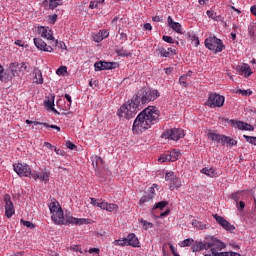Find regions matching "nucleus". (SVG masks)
<instances>
[{"label":"nucleus","mask_w":256,"mask_h":256,"mask_svg":"<svg viewBox=\"0 0 256 256\" xmlns=\"http://www.w3.org/2000/svg\"><path fill=\"white\" fill-rule=\"evenodd\" d=\"M159 121V110L155 106H149L138 114L134 120L132 131L134 133H141L146 129H151Z\"/></svg>","instance_id":"1"},{"label":"nucleus","mask_w":256,"mask_h":256,"mask_svg":"<svg viewBox=\"0 0 256 256\" xmlns=\"http://www.w3.org/2000/svg\"><path fill=\"white\" fill-rule=\"evenodd\" d=\"M140 107L139 100L132 98L131 102H126L120 107L117 111V115L120 119H133V117L139 113Z\"/></svg>","instance_id":"2"},{"label":"nucleus","mask_w":256,"mask_h":256,"mask_svg":"<svg viewBox=\"0 0 256 256\" xmlns=\"http://www.w3.org/2000/svg\"><path fill=\"white\" fill-rule=\"evenodd\" d=\"M161 94L158 90H151L149 88H143L138 91L137 95L133 97V99L138 100V105L142 103V105H145L147 103H151V101H155V99H158Z\"/></svg>","instance_id":"3"},{"label":"nucleus","mask_w":256,"mask_h":256,"mask_svg":"<svg viewBox=\"0 0 256 256\" xmlns=\"http://www.w3.org/2000/svg\"><path fill=\"white\" fill-rule=\"evenodd\" d=\"M204 45L206 49H209V51H214V53H221L225 49V44H223V40L213 35L205 39Z\"/></svg>","instance_id":"4"},{"label":"nucleus","mask_w":256,"mask_h":256,"mask_svg":"<svg viewBox=\"0 0 256 256\" xmlns=\"http://www.w3.org/2000/svg\"><path fill=\"white\" fill-rule=\"evenodd\" d=\"M208 242H202V251H208V249H215V251H223L226 245L221 240L215 238L214 236H210L207 238Z\"/></svg>","instance_id":"5"},{"label":"nucleus","mask_w":256,"mask_h":256,"mask_svg":"<svg viewBox=\"0 0 256 256\" xmlns=\"http://www.w3.org/2000/svg\"><path fill=\"white\" fill-rule=\"evenodd\" d=\"M208 107H223L225 105V96L218 93H211L207 100Z\"/></svg>","instance_id":"6"},{"label":"nucleus","mask_w":256,"mask_h":256,"mask_svg":"<svg viewBox=\"0 0 256 256\" xmlns=\"http://www.w3.org/2000/svg\"><path fill=\"white\" fill-rule=\"evenodd\" d=\"M164 137L171 141H179V139H183V137H185V131L181 128L168 129L164 132Z\"/></svg>","instance_id":"7"},{"label":"nucleus","mask_w":256,"mask_h":256,"mask_svg":"<svg viewBox=\"0 0 256 256\" xmlns=\"http://www.w3.org/2000/svg\"><path fill=\"white\" fill-rule=\"evenodd\" d=\"M13 169L20 177H31V166L25 163L13 164Z\"/></svg>","instance_id":"8"},{"label":"nucleus","mask_w":256,"mask_h":256,"mask_svg":"<svg viewBox=\"0 0 256 256\" xmlns=\"http://www.w3.org/2000/svg\"><path fill=\"white\" fill-rule=\"evenodd\" d=\"M91 219L87 218H75L71 215H66L64 225H89Z\"/></svg>","instance_id":"9"},{"label":"nucleus","mask_w":256,"mask_h":256,"mask_svg":"<svg viewBox=\"0 0 256 256\" xmlns=\"http://www.w3.org/2000/svg\"><path fill=\"white\" fill-rule=\"evenodd\" d=\"M118 65L116 62L98 61L94 63V69L95 71H107L117 69Z\"/></svg>","instance_id":"10"},{"label":"nucleus","mask_w":256,"mask_h":256,"mask_svg":"<svg viewBox=\"0 0 256 256\" xmlns=\"http://www.w3.org/2000/svg\"><path fill=\"white\" fill-rule=\"evenodd\" d=\"M4 202H5V215L7 219H11V217L15 215V206L13 205V201H11V196H9V194H6L4 196Z\"/></svg>","instance_id":"11"},{"label":"nucleus","mask_w":256,"mask_h":256,"mask_svg":"<svg viewBox=\"0 0 256 256\" xmlns=\"http://www.w3.org/2000/svg\"><path fill=\"white\" fill-rule=\"evenodd\" d=\"M213 217L218 225H221V227H223V229L226 231H235V226L231 225V223H229V221H227V219H225L223 216L214 214Z\"/></svg>","instance_id":"12"},{"label":"nucleus","mask_w":256,"mask_h":256,"mask_svg":"<svg viewBox=\"0 0 256 256\" xmlns=\"http://www.w3.org/2000/svg\"><path fill=\"white\" fill-rule=\"evenodd\" d=\"M34 45L40 51H46L47 53H53V47L47 45L41 38H34Z\"/></svg>","instance_id":"13"},{"label":"nucleus","mask_w":256,"mask_h":256,"mask_svg":"<svg viewBox=\"0 0 256 256\" xmlns=\"http://www.w3.org/2000/svg\"><path fill=\"white\" fill-rule=\"evenodd\" d=\"M51 219L55 225H64L65 224V215L63 214V209L59 207V211L54 212L51 216Z\"/></svg>","instance_id":"14"},{"label":"nucleus","mask_w":256,"mask_h":256,"mask_svg":"<svg viewBox=\"0 0 256 256\" xmlns=\"http://www.w3.org/2000/svg\"><path fill=\"white\" fill-rule=\"evenodd\" d=\"M38 31L41 37H43L44 39H48V41H55V38L53 37V30L45 26H41L38 28Z\"/></svg>","instance_id":"15"},{"label":"nucleus","mask_w":256,"mask_h":256,"mask_svg":"<svg viewBox=\"0 0 256 256\" xmlns=\"http://www.w3.org/2000/svg\"><path fill=\"white\" fill-rule=\"evenodd\" d=\"M237 71L241 75H244L246 77H251V75L253 74V71H251V66H249V64H245V63L240 66H237Z\"/></svg>","instance_id":"16"},{"label":"nucleus","mask_w":256,"mask_h":256,"mask_svg":"<svg viewBox=\"0 0 256 256\" xmlns=\"http://www.w3.org/2000/svg\"><path fill=\"white\" fill-rule=\"evenodd\" d=\"M232 123L234 124L236 129H240L241 131H253V126H251V124L235 120H232Z\"/></svg>","instance_id":"17"},{"label":"nucleus","mask_w":256,"mask_h":256,"mask_svg":"<svg viewBox=\"0 0 256 256\" xmlns=\"http://www.w3.org/2000/svg\"><path fill=\"white\" fill-rule=\"evenodd\" d=\"M44 105L46 108L49 109V111H53L57 115H59V112L55 109V96L47 97L44 100Z\"/></svg>","instance_id":"18"},{"label":"nucleus","mask_w":256,"mask_h":256,"mask_svg":"<svg viewBox=\"0 0 256 256\" xmlns=\"http://www.w3.org/2000/svg\"><path fill=\"white\" fill-rule=\"evenodd\" d=\"M156 51H158L160 57H171V55H177V50L173 48L165 49L163 47H160L156 49Z\"/></svg>","instance_id":"19"},{"label":"nucleus","mask_w":256,"mask_h":256,"mask_svg":"<svg viewBox=\"0 0 256 256\" xmlns=\"http://www.w3.org/2000/svg\"><path fill=\"white\" fill-rule=\"evenodd\" d=\"M126 243L128 247H139V238L134 233H131L126 237Z\"/></svg>","instance_id":"20"},{"label":"nucleus","mask_w":256,"mask_h":256,"mask_svg":"<svg viewBox=\"0 0 256 256\" xmlns=\"http://www.w3.org/2000/svg\"><path fill=\"white\" fill-rule=\"evenodd\" d=\"M168 27L173 29V31H176V33H183L181 31V24L179 22L173 21V18L171 16L168 17Z\"/></svg>","instance_id":"21"},{"label":"nucleus","mask_w":256,"mask_h":256,"mask_svg":"<svg viewBox=\"0 0 256 256\" xmlns=\"http://www.w3.org/2000/svg\"><path fill=\"white\" fill-rule=\"evenodd\" d=\"M8 71H9L11 77H17L19 75V71H21L19 63H17V62L11 63L10 70H8Z\"/></svg>","instance_id":"22"},{"label":"nucleus","mask_w":256,"mask_h":256,"mask_svg":"<svg viewBox=\"0 0 256 256\" xmlns=\"http://www.w3.org/2000/svg\"><path fill=\"white\" fill-rule=\"evenodd\" d=\"M222 145H228L229 147H236L237 145V140L224 135L222 138Z\"/></svg>","instance_id":"23"},{"label":"nucleus","mask_w":256,"mask_h":256,"mask_svg":"<svg viewBox=\"0 0 256 256\" xmlns=\"http://www.w3.org/2000/svg\"><path fill=\"white\" fill-rule=\"evenodd\" d=\"M223 137L224 135H221V134H216V133L208 134V139L210 141H214L215 143H221V145L223 144Z\"/></svg>","instance_id":"24"},{"label":"nucleus","mask_w":256,"mask_h":256,"mask_svg":"<svg viewBox=\"0 0 256 256\" xmlns=\"http://www.w3.org/2000/svg\"><path fill=\"white\" fill-rule=\"evenodd\" d=\"M201 173L207 175V177H217V172H215V168H203Z\"/></svg>","instance_id":"25"},{"label":"nucleus","mask_w":256,"mask_h":256,"mask_svg":"<svg viewBox=\"0 0 256 256\" xmlns=\"http://www.w3.org/2000/svg\"><path fill=\"white\" fill-rule=\"evenodd\" d=\"M179 187H181V180L177 176H174L170 182V189L173 191V189H179Z\"/></svg>","instance_id":"26"},{"label":"nucleus","mask_w":256,"mask_h":256,"mask_svg":"<svg viewBox=\"0 0 256 256\" xmlns=\"http://www.w3.org/2000/svg\"><path fill=\"white\" fill-rule=\"evenodd\" d=\"M211 254H205L204 256H229V252H221V250H215V248L210 250Z\"/></svg>","instance_id":"27"},{"label":"nucleus","mask_w":256,"mask_h":256,"mask_svg":"<svg viewBox=\"0 0 256 256\" xmlns=\"http://www.w3.org/2000/svg\"><path fill=\"white\" fill-rule=\"evenodd\" d=\"M92 165L94 169H99L100 167H103V158L95 156L94 160L92 161Z\"/></svg>","instance_id":"28"},{"label":"nucleus","mask_w":256,"mask_h":256,"mask_svg":"<svg viewBox=\"0 0 256 256\" xmlns=\"http://www.w3.org/2000/svg\"><path fill=\"white\" fill-rule=\"evenodd\" d=\"M48 207L50 209V213L53 214V213H57V211H59V207L61 206L59 205V202L54 200L53 202L48 204Z\"/></svg>","instance_id":"29"},{"label":"nucleus","mask_w":256,"mask_h":256,"mask_svg":"<svg viewBox=\"0 0 256 256\" xmlns=\"http://www.w3.org/2000/svg\"><path fill=\"white\" fill-rule=\"evenodd\" d=\"M168 155L171 157V161H177L179 157H181V152L177 149H173L172 151L168 152Z\"/></svg>","instance_id":"30"},{"label":"nucleus","mask_w":256,"mask_h":256,"mask_svg":"<svg viewBox=\"0 0 256 256\" xmlns=\"http://www.w3.org/2000/svg\"><path fill=\"white\" fill-rule=\"evenodd\" d=\"M169 205V202L167 201H160V202H157L153 208H152V211H155V209H160V211H163V209H165L166 206Z\"/></svg>","instance_id":"31"},{"label":"nucleus","mask_w":256,"mask_h":256,"mask_svg":"<svg viewBox=\"0 0 256 256\" xmlns=\"http://www.w3.org/2000/svg\"><path fill=\"white\" fill-rule=\"evenodd\" d=\"M34 75H35L36 83L38 85H43V73L41 72V70H36L34 72Z\"/></svg>","instance_id":"32"},{"label":"nucleus","mask_w":256,"mask_h":256,"mask_svg":"<svg viewBox=\"0 0 256 256\" xmlns=\"http://www.w3.org/2000/svg\"><path fill=\"white\" fill-rule=\"evenodd\" d=\"M116 54L118 55V57H129V55H131V52H128L124 48H117Z\"/></svg>","instance_id":"33"},{"label":"nucleus","mask_w":256,"mask_h":256,"mask_svg":"<svg viewBox=\"0 0 256 256\" xmlns=\"http://www.w3.org/2000/svg\"><path fill=\"white\" fill-rule=\"evenodd\" d=\"M60 5H63L61 0H50L49 1V9L53 11V9H57Z\"/></svg>","instance_id":"34"},{"label":"nucleus","mask_w":256,"mask_h":256,"mask_svg":"<svg viewBox=\"0 0 256 256\" xmlns=\"http://www.w3.org/2000/svg\"><path fill=\"white\" fill-rule=\"evenodd\" d=\"M140 223H141L144 231H147V229H153V223L148 222L147 220H144L143 218L140 219Z\"/></svg>","instance_id":"35"},{"label":"nucleus","mask_w":256,"mask_h":256,"mask_svg":"<svg viewBox=\"0 0 256 256\" xmlns=\"http://www.w3.org/2000/svg\"><path fill=\"white\" fill-rule=\"evenodd\" d=\"M106 211H108V213H113V211H119V206L115 203H108L106 206Z\"/></svg>","instance_id":"36"},{"label":"nucleus","mask_w":256,"mask_h":256,"mask_svg":"<svg viewBox=\"0 0 256 256\" xmlns=\"http://www.w3.org/2000/svg\"><path fill=\"white\" fill-rule=\"evenodd\" d=\"M153 199H154L153 195L147 194L140 198L139 205H143L144 203H149V201H152Z\"/></svg>","instance_id":"37"},{"label":"nucleus","mask_w":256,"mask_h":256,"mask_svg":"<svg viewBox=\"0 0 256 256\" xmlns=\"http://www.w3.org/2000/svg\"><path fill=\"white\" fill-rule=\"evenodd\" d=\"M191 249L193 253H198L199 251H203L202 242H195L192 244Z\"/></svg>","instance_id":"38"},{"label":"nucleus","mask_w":256,"mask_h":256,"mask_svg":"<svg viewBox=\"0 0 256 256\" xmlns=\"http://www.w3.org/2000/svg\"><path fill=\"white\" fill-rule=\"evenodd\" d=\"M191 77V74H185L179 78V83L182 85V87H187V79Z\"/></svg>","instance_id":"39"},{"label":"nucleus","mask_w":256,"mask_h":256,"mask_svg":"<svg viewBox=\"0 0 256 256\" xmlns=\"http://www.w3.org/2000/svg\"><path fill=\"white\" fill-rule=\"evenodd\" d=\"M113 245H116L118 247H128V245H127V238H123L122 240L121 239L115 240L113 242Z\"/></svg>","instance_id":"40"},{"label":"nucleus","mask_w":256,"mask_h":256,"mask_svg":"<svg viewBox=\"0 0 256 256\" xmlns=\"http://www.w3.org/2000/svg\"><path fill=\"white\" fill-rule=\"evenodd\" d=\"M238 95H242V97H251V95H253V91H251L250 89L248 90H242L239 89L237 90Z\"/></svg>","instance_id":"41"},{"label":"nucleus","mask_w":256,"mask_h":256,"mask_svg":"<svg viewBox=\"0 0 256 256\" xmlns=\"http://www.w3.org/2000/svg\"><path fill=\"white\" fill-rule=\"evenodd\" d=\"M194 242L195 240L191 238L185 239L182 242H180V247H191V245H193Z\"/></svg>","instance_id":"42"},{"label":"nucleus","mask_w":256,"mask_h":256,"mask_svg":"<svg viewBox=\"0 0 256 256\" xmlns=\"http://www.w3.org/2000/svg\"><path fill=\"white\" fill-rule=\"evenodd\" d=\"M248 34L250 35V37H256V24H250V26L248 27Z\"/></svg>","instance_id":"43"},{"label":"nucleus","mask_w":256,"mask_h":256,"mask_svg":"<svg viewBox=\"0 0 256 256\" xmlns=\"http://www.w3.org/2000/svg\"><path fill=\"white\" fill-rule=\"evenodd\" d=\"M158 161L160 163H167V161H171V156L169 155V152L163 154L159 159Z\"/></svg>","instance_id":"44"},{"label":"nucleus","mask_w":256,"mask_h":256,"mask_svg":"<svg viewBox=\"0 0 256 256\" xmlns=\"http://www.w3.org/2000/svg\"><path fill=\"white\" fill-rule=\"evenodd\" d=\"M39 180L47 183L49 181V172H43L39 174Z\"/></svg>","instance_id":"45"},{"label":"nucleus","mask_w":256,"mask_h":256,"mask_svg":"<svg viewBox=\"0 0 256 256\" xmlns=\"http://www.w3.org/2000/svg\"><path fill=\"white\" fill-rule=\"evenodd\" d=\"M192 225H193V227H195L196 229H200V230L205 229V224H203L201 221L195 220V221L192 223Z\"/></svg>","instance_id":"46"},{"label":"nucleus","mask_w":256,"mask_h":256,"mask_svg":"<svg viewBox=\"0 0 256 256\" xmlns=\"http://www.w3.org/2000/svg\"><path fill=\"white\" fill-rule=\"evenodd\" d=\"M21 223L24 225V227H27L28 229H35V224H33L31 221H25L21 219Z\"/></svg>","instance_id":"47"},{"label":"nucleus","mask_w":256,"mask_h":256,"mask_svg":"<svg viewBox=\"0 0 256 256\" xmlns=\"http://www.w3.org/2000/svg\"><path fill=\"white\" fill-rule=\"evenodd\" d=\"M244 139H246V141L248 143H250L251 145H256V137L255 136L244 135Z\"/></svg>","instance_id":"48"},{"label":"nucleus","mask_w":256,"mask_h":256,"mask_svg":"<svg viewBox=\"0 0 256 256\" xmlns=\"http://www.w3.org/2000/svg\"><path fill=\"white\" fill-rule=\"evenodd\" d=\"M70 251H74L76 253L83 254V249L81 248L80 245H72V246H70Z\"/></svg>","instance_id":"49"},{"label":"nucleus","mask_w":256,"mask_h":256,"mask_svg":"<svg viewBox=\"0 0 256 256\" xmlns=\"http://www.w3.org/2000/svg\"><path fill=\"white\" fill-rule=\"evenodd\" d=\"M174 178H175L174 172H168L165 175V181H169L170 183L173 181Z\"/></svg>","instance_id":"50"},{"label":"nucleus","mask_w":256,"mask_h":256,"mask_svg":"<svg viewBox=\"0 0 256 256\" xmlns=\"http://www.w3.org/2000/svg\"><path fill=\"white\" fill-rule=\"evenodd\" d=\"M19 65H20V71H27V72H29V63L22 62Z\"/></svg>","instance_id":"51"},{"label":"nucleus","mask_w":256,"mask_h":256,"mask_svg":"<svg viewBox=\"0 0 256 256\" xmlns=\"http://www.w3.org/2000/svg\"><path fill=\"white\" fill-rule=\"evenodd\" d=\"M43 127H46V128H50V129H55L56 131H61V127L57 126V125H49L48 123H44L43 124Z\"/></svg>","instance_id":"52"},{"label":"nucleus","mask_w":256,"mask_h":256,"mask_svg":"<svg viewBox=\"0 0 256 256\" xmlns=\"http://www.w3.org/2000/svg\"><path fill=\"white\" fill-rule=\"evenodd\" d=\"M56 73L57 75H65V73H67V67L61 66L59 69H57Z\"/></svg>","instance_id":"53"},{"label":"nucleus","mask_w":256,"mask_h":256,"mask_svg":"<svg viewBox=\"0 0 256 256\" xmlns=\"http://www.w3.org/2000/svg\"><path fill=\"white\" fill-rule=\"evenodd\" d=\"M66 147L67 149H70L71 151L75 150L77 148V146L75 144H73V142L71 141H66Z\"/></svg>","instance_id":"54"},{"label":"nucleus","mask_w":256,"mask_h":256,"mask_svg":"<svg viewBox=\"0 0 256 256\" xmlns=\"http://www.w3.org/2000/svg\"><path fill=\"white\" fill-rule=\"evenodd\" d=\"M155 189H157V184H153L152 187L148 190V195H153V198H155Z\"/></svg>","instance_id":"55"},{"label":"nucleus","mask_w":256,"mask_h":256,"mask_svg":"<svg viewBox=\"0 0 256 256\" xmlns=\"http://www.w3.org/2000/svg\"><path fill=\"white\" fill-rule=\"evenodd\" d=\"M64 97H65L66 101H68V103H69L67 105L66 109H71V103H73V100L71 99V95L65 94Z\"/></svg>","instance_id":"56"},{"label":"nucleus","mask_w":256,"mask_h":256,"mask_svg":"<svg viewBox=\"0 0 256 256\" xmlns=\"http://www.w3.org/2000/svg\"><path fill=\"white\" fill-rule=\"evenodd\" d=\"M162 39L165 41V43L173 44L175 41L173 40V37L171 36H163Z\"/></svg>","instance_id":"57"},{"label":"nucleus","mask_w":256,"mask_h":256,"mask_svg":"<svg viewBox=\"0 0 256 256\" xmlns=\"http://www.w3.org/2000/svg\"><path fill=\"white\" fill-rule=\"evenodd\" d=\"M93 39L96 43H101V41H103V37L101 36L100 32L98 34L94 35Z\"/></svg>","instance_id":"58"},{"label":"nucleus","mask_w":256,"mask_h":256,"mask_svg":"<svg viewBox=\"0 0 256 256\" xmlns=\"http://www.w3.org/2000/svg\"><path fill=\"white\" fill-rule=\"evenodd\" d=\"M107 205H108V202L102 201V202H99L98 207L100 209H103L104 211H106L107 210Z\"/></svg>","instance_id":"59"},{"label":"nucleus","mask_w":256,"mask_h":256,"mask_svg":"<svg viewBox=\"0 0 256 256\" xmlns=\"http://www.w3.org/2000/svg\"><path fill=\"white\" fill-rule=\"evenodd\" d=\"M91 200V205H93L94 207H99V199H96V198H90Z\"/></svg>","instance_id":"60"},{"label":"nucleus","mask_w":256,"mask_h":256,"mask_svg":"<svg viewBox=\"0 0 256 256\" xmlns=\"http://www.w3.org/2000/svg\"><path fill=\"white\" fill-rule=\"evenodd\" d=\"M100 35L102 36V40L107 39V37H109V32L107 30H100Z\"/></svg>","instance_id":"61"},{"label":"nucleus","mask_w":256,"mask_h":256,"mask_svg":"<svg viewBox=\"0 0 256 256\" xmlns=\"http://www.w3.org/2000/svg\"><path fill=\"white\" fill-rule=\"evenodd\" d=\"M54 151H55L56 155H61L62 157L65 156V151H63L61 149H57V147H54Z\"/></svg>","instance_id":"62"},{"label":"nucleus","mask_w":256,"mask_h":256,"mask_svg":"<svg viewBox=\"0 0 256 256\" xmlns=\"http://www.w3.org/2000/svg\"><path fill=\"white\" fill-rule=\"evenodd\" d=\"M91 9H97L99 7V4L97 1H91L90 6Z\"/></svg>","instance_id":"63"},{"label":"nucleus","mask_w":256,"mask_h":256,"mask_svg":"<svg viewBox=\"0 0 256 256\" xmlns=\"http://www.w3.org/2000/svg\"><path fill=\"white\" fill-rule=\"evenodd\" d=\"M250 13H252V15H255V17H256V5H254L250 8Z\"/></svg>","instance_id":"64"}]
</instances>
